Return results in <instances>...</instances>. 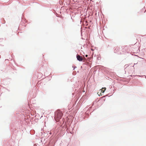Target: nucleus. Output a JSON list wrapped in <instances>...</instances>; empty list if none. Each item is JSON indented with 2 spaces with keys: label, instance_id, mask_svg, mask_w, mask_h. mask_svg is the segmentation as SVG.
<instances>
[{
  "label": "nucleus",
  "instance_id": "4",
  "mask_svg": "<svg viewBox=\"0 0 146 146\" xmlns=\"http://www.w3.org/2000/svg\"><path fill=\"white\" fill-rule=\"evenodd\" d=\"M85 56H86V57H87L88 56V55H86Z\"/></svg>",
  "mask_w": 146,
  "mask_h": 146
},
{
  "label": "nucleus",
  "instance_id": "2",
  "mask_svg": "<svg viewBox=\"0 0 146 146\" xmlns=\"http://www.w3.org/2000/svg\"><path fill=\"white\" fill-rule=\"evenodd\" d=\"M76 58L77 60L80 61H82L83 60V58L82 56L78 54L76 56Z\"/></svg>",
  "mask_w": 146,
  "mask_h": 146
},
{
  "label": "nucleus",
  "instance_id": "3",
  "mask_svg": "<svg viewBox=\"0 0 146 146\" xmlns=\"http://www.w3.org/2000/svg\"><path fill=\"white\" fill-rule=\"evenodd\" d=\"M106 88H103L102 89V92L104 93V92L105 90H106Z\"/></svg>",
  "mask_w": 146,
  "mask_h": 146
},
{
  "label": "nucleus",
  "instance_id": "1",
  "mask_svg": "<svg viewBox=\"0 0 146 146\" xmlns=\"http://www.w3.org/2000/svg\"><path fill=\"white\" fill-rule=\"evenodd\" d=\"M62 113L60 111H57L55 113V119L56 121H58L61 118L62 116Z\"/></svg>",
  "mask_w": 146,
  "mask_h": 146
}]
</instances>
